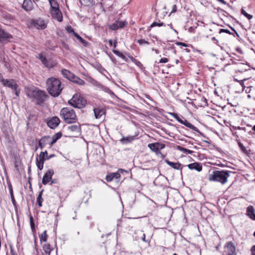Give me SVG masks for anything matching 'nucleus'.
Wrapping results in <instances>:
<instances>
[{
  "label": "nucleus",
  "mask_w": 255,
  "mask_h": 255,
  "mask_svg": "<svg viewBox=\"0 0 255 255\" xmlns=\"http://www.w3.org/2000/svg\"><path fill=\"white\" fill-rule=\"evenodd\" d=\"M148 147L151 151L154 152L156 155H158L159 153H161L160 150L165 147V144L157 142L148 144Z\"/></svg>",
  "instance_id": "0eeeda50"
},
{
  "label": "nucleus",
  "mask_w": 255,
  "mask_h": 255,
  "mask_svg": "<svg viewBox=\"0 0 255 255\" xmlns=\"http://www.w3.org/2000/svg\"><path fill=\"white\" fill-rule=\"evenodd\" d=\"M182 122L180 124L184 125L186 127L190 128V129H192V130L197 131L200 133L201 134V132L199 131L198 128L195 127L194 125H192L190 123H189L188 121H187L186 120H182Z\"/></svg>",
  "instance_id": "a211bd4d"
},
{
  "label": "nucleus",
  "mask_w": 255,
  "mask_h": 255,
  "mask_svg": "<svg viewBox=\"0 0 255 255\" xmlns=\"http://www.w3.org/2000/svg\"><path fill=\"white\" fill-rule=\"evenodd\" d=\"M95 117L96 119H100L105 114V111L103 109L95 108L94 109Z\"/></svg>",
  "instance_id": "412c9836"
},
{
  "label": "nucleus",
  "mask_w": 255,
  "mask_h": 255,
  "mask_svg": "<svg viewBox=\"0 0 255 255\" xmlns=\"http://www.w3.org/2000/svg\"><path fill=\"white\" fill-rule=\"evenodd\" d=\"M50 13L53 19L57 20L58 22L62 21L63 15L59 8L50 9Z\"/></svg>",
  "instance_id": "1a4fd4ad"
},
{
  "label": "nucleus",
  "mask_w": 255,
  "mask_h": 255,
  "mask_svg": "<svg viewBox=\"0 0 255 255\" xmlns=\"http://www.w3.org/2000/svg\"><path fill=\"white\" fill-rule=\"evenodd\" d=\"M89 79H90L89 82L90 83H91L93 85L99 88V87L101 85V84L100 83H99L98 81H97L96 80H94L93 78H90Z\"/></svg>",
  "instance_id": "37998d69"
},
{
  "label": "nucleus",
  "mask_w": 255,
  "mask_h": 255,
  "mask_svg": "<svg viewBox=\"0 0 255 255\" xmlns=\"http://www.w3.org/2000/svg\"><path fill=\"white\" fill-rule=\"evenodd\" d=\"M68 129L72 132H79L81 128L79 126L77 125H72L68 127Z\"/></svg>",
  "instance_id": "c756f323"
},
{
  "label": "nucleus",
  "mask_w": 255,
  "mask_h": 255,
  "mask_svg": "<svg viewBox=\"0 0 255 255\" xmlns=\"http://www.w3.org/2000/svg\"><path fill=\"white\" fill-rule=\"evenodd\" d=\"M48 235L47 234V231L45 230L39 236L40 242H46L48 238Z\"/></svg>",
  "instance_id": "72a5a7b5"
},
{
  "label": "nucleus",
  "mask_w": 255,
  "mask_h": 255,
  "mask_svg": "<svg viewBox=\"0 0 255 255\" xmlns=\"http://www.w3.org/2000/svg\"><path fill=\"white\" fill-rule=\"evenodd\" d=\"M222 32H225L229 34H231V32L229 30L226 29H221L219 31V33H221Z\"/></svg>",
  "instance_id": "13d9d810"
},
{
  "label": "nucleus",
  "mask_w": 255,
  "mask_h": 255,
  "mask_svg": "<svg viewBox=\"0 0 255 255\" xmlns=\"http://www.w3.org/2000/svg\"><path fill=\"white\" fill-rule=\"evenodd\" d=\"M231 64L234 65L233 68L236 72H243L246 71L248 67L247 64L240 62H236L234 59H231L229 63L227 65H229Z\"/></svg>",
  "instance_id": "423d86ee"
},
{
  "label": "nucleus",
  "mask_w": 255,
  "mask_h": 255,
  "mask_svg": "<svg viewBox=\"0 0 255 255\" xmlns=\"http://www.w3.org/2000/svg\"><path fill=\"white\" fill-rule=\"evenodd\" d=\"M176 44L177 45H181L183 47H187L188 45L186 43L181 42H176Z\"/></svg>",
  "instance_id": "680f3d73"
},
{
  "label": "nucleus",
  "mask_w": 255,
  "mask_h": 255,
  "mask_svg": "<svg viewBox=\"0 0 255 255\" xmlns=\"http://www.w3.org/2000/svg\"><path fill=\"white\" fill-rule=\"evenodd\" d=\"M247 214L251 219L255 220V210L252 206H249L247 208Z\"/></svg>",
  "instance_id": "f3484780"
},
{
  "label": "nucleus",
  "mask_w": 255,
  "mask_h": 255,
  "mask_svg": "<svg viewBox=\"0 0 255 255\" xmlns=\"http://www.w3.org/2000/svg\"><path fill=\"white\" fill-rule=\"evenodd\" d=\"M137 42L140 45H143V44H149L148 42L146 41L144 39H138L137 40Z\"/></svg>",
  "instance_id": "49530a36"
},
{
  "label": "nucleus",
  "mask_w": 255,
  "mask_h": 255,
  "mask_svg": "<svg viewBox=\"0 0 255 255\" xmlns=\"http://www.w3.org/2000/svg\"><path fill=\"white\" fill-rule=\"evenodd\" d=\"M62 133L61 132H59L58 133L54 134L52 138V141H50V145H52L53 144L55 143L57 140L61 138L62 136Z\"/></svg>",
  "instance_id": "a878e982"
},
{
  "label": "nucleus",
  "mask_w": 255,
  "mask_h": 255,
  "mask_svg": "<svg viewBox=\"0 0 255 255\" xmlns=\"http://www.w3.org/2000/svg\"><path fill=\"white\" fill-rule=\"evenodd\" d=\"M112 51L115 54L122 58L125 61H128V58L120 51L115 49H113Z\"/></svg>",
  "instance_id": "7c9ffc66"
},
{
  "label": "nucleus",
  "mask_w": 255,
  "mask_h": 255,
  "mask_svg": "<svg viewBox=\"0 0 255 255\" xmlns=\"http://www.w3.org/2000/svg\"><path fill=\"white\" fill-rule=\"evenodd\" d=\"M239 146L243 151L245 152L246 148L242 143L239 142Z\"/></svg>",
  "instance_id": "bf43d9fd"
},
{
  "label": "nucleus",
  "mask_w": 255,
  "mask_h": 255,
  "mask_svg": "<svg viewBox=\"0 0 255 255\" xmlns=\"http://www.w3.org/2000/svg\"><path fill=\"white\" fill-rule=\"evenodd\" d=\"M60 119L57 117H53L47 122V126L52 129L55 128L60 124Z\"/></svg>",
  "instance_id": "9d476101"
},
{
  "label": "nucleus",
  "mask_w": 255,
  "mask_h": 255,
  "mask_svg": "<svg viewBox=\"0 0 255 255\" xmlns=\"http://www.w3.org/2000/svg\"><path fill=\"white\" fill-rule=\"evenodd\" d=\"M171 115L180 123L182 122V119L178 116L177 114L171 113Z\"/></svg>",
  "instance_id": "de8ad7c7"
},
{
  "label": "nucleus",
  "mask_w": 255,
  "mask_h": 255,
  "mask_svg": "<svg viewBox=\"0 0 255 255\" xmlns=\"http://www.w3.org/2000/svg\"><path fill=\"white\" fill-rule=\"evenodd\" d=\"M120 177L121 175L118 172L112 173L106 176V180L107 182H109L112 181L114 178L117 179L119 178Z\"/></svg>",
  "instance_id": "6ab92c4d"
},
{
  "label": "nucleus",
  "mask_w": 255,
  "mask_h": 255,
  "mask_svg": "<svg viewBox=\"0 0 255 255\" xmlns=\"http://www.w3.org/2000/svg\"><path fill=\"white\" fill-rule=\"evenodd\" d=\"M33 3L31 0H24L22 8L26 11H30L32 8Z\"/></svg>",
  "instance_id": "dca6fc26"
},
{
  "label": "nucleus",
  "mask_w": 255,
  "mask_h": 255,
  "mask_svg": "<svg viewBox=\"0 0 255 255\" xmlns=\"http://www.w3.org/2000/svg\"><path fill=\"white\" fill-rule=\"evenodd\" d=\"M212 40L214 41L216 44L218 45V40L215 37L212 38Z\"/></svg>",
  "instance_id": "69168bd1"
},
{
  "label": "nucleus",
  "mask_w": 255,
  "mask_h": 255,
  "mask_svg": "<svg viewBox=\"0 0 255 255\" xmlns=\"http://www.w3.org/2000/svg\"><path fill=\"white\" fill-rule=\"evenodd\" d=\"M39 155L42 156L43 157L47 159V157H48V152L47 150H45V151H41Z\"/></svg>",
  "instance_id": "603ef678"
},
{
  "label": "nucleus",
  "mask_w": 255,
  "mask_h": 255,
  "mask_svg": "<svg viewBox=\"0 0 255 255\" xmlns=\"http://www.w3.org/2000/svg\"><path fill=\"white\" fill-rule=\"evenodd\" d=\"M29 220H30V227H31V230L34 233L35 231V226H34L33 218L31 216H30Z\"/></svg>",
  "instance_id": "ea45409f"
},
{
  "label": "nucleus",
  "mask_w": 255,
  "mask_h": 255,
  "mask_svg": "<svg viewBox=\"0 0 255 255\" xmlns=\"http://www.w3.org/2000/svg\"><path fill=\"white\" fill-rule=\"evenodd\" d=\"M134 139V138L133 136H128L127 137H123V138L121 139L120 141L123 144H127L131 142Z\"/></svg>",
  "instance_id": "bb28decb"
},
{
  "label": "nucleus",
  "mask_w": 255,
  "mask_h": 255,
  "mask_svg": "<svg viewBox=\"0 0 255 255\" xmlns=\"http://www.w3.org/2000/svg\"><path fill=\"white\" fill-rule=\"evenodd\" d=\"M165 162L167 164H168V165H169L170 167L174 168V169L180 170L181 174V175L182 174V170L183 167L184 166V165H182L181 163H180L178 162H173L170 161L168 159H165Z\"/></svg>",
  "instance_id": "f8f14e48"
},
{
  "label": "nucleus",
  "mask_w": 255,
  "mask_h": 255,
  "mask_svg": "<svg viewBox=\"0 0 255 255\" xmlns=\"http://www.w3.org/2000/svg\"><path fill=\"white\" fill-rule=\"evenodd\" d=\"M66 30L68 33H72L74 35V33H76L71 26H67L66 27Z\"/></svg>",
  "instance_id": "8fccbe9b"
},
{
  "label": "nucleus",
  "mask_w": 255,
  "mask_h": 255,
  "mask_svg": "<svg viewBox=\"0 0 255 255\" xmlns=\"http://www.w3.org/2000/svg\"><path fill=\"white\" fill-rule=\"evenodd\" d=\"M233 56H231V59H235V61L236 62H240V60L238 59V58L239 57L238 56L236 55L235 54H233Z\"/></svg>",
  "instance_id": "4d7b16f0"
},
{
  "label": "nucleus",
  "mask_w": 255,
  "mask_h": 255,
  "mask_svg": "<svg viewBox=\"0 0 255 255\" xmlns=\"http://www.w3.org/2000/svg\"><path fill=\"white\" fill-rule=\"evenodd\" d=\"M177 149L185 153H186V154H192L193 153V151L190 150L188 149L184 148L180 146H178L177 147Z\"/></svg>",
  "instance_id": "f704fd0d"
},
{
  "label": "nucleus",
  "mask_w": 255,
  "mask_h": 255,
  "mask_svg": "<svg viewBox=\"0 0 255 255\" xmlns=\"http://www.w3.org/2000/svg\"><path fill=\"white\" fill-rule=\"evenodd\" d=\"M60 117L67 124H72L76 122L77 118L75 111L70 108H62L60 113Z\"/></svg>",
  "instance_id": "7ed1b4c3"
},
{
  "label": "nucleus",
  "mask_w": 255,
  "mask_h": 255,
  "mask_svg": "<svg viewBox=\"0 0 255 255\" xmlns=\"http://www.w3.org/2000/svg\"><path fill=\"white\" fill-rule=\"evenodd\" d=\"M70 81L75 83H76L79 85H84L85 84V82L83 80L80 79L78 77L74 75V74L73 75L72 78H71Z\"/></svg>",
  "instance_id": "5701e85b"
},
{
  "label": "nucleus",
  "mask_w": 255,
  "mask_h": 255,
  "mask_svg": "<svg viewBox=\"0 0 255 255\" xmlns=\"http://www.w3.org/2000/svg\"><path fill=\"white\" fill-rule=\"evenodd\" d=\"M43 139H40L38 143V145L39 147L42 149L45 146L43 143H42V141Z\"/></svg>",
  "instance_id": "052dcab7"
},
{
  "label": "nucleus",
  "mask_w": 255,
  "mask_h": 255,
  "mask_svg": "<svg viewBox=\"0 0 255 255\" xmlns=\"http://www.w3.org/2000/svg\"><path fill=\"white\" fill-rule=\"evenodd\" d=\"M231 171L227 170H215L209 175L208 180L210 181L218 182L225 184L228 182Z\"/></svg>",
  "instance_id": "f03ea898"
},
{
  "label": "nucleus",
  "mask_w": 255,
  "mask_h": 255,
  "mask_svg": "<svg viewBox=\"0 0 255 255\" xmlns=\"http://www.w3.org/2000/svg\"><path fill=\"white\" fill-rule=\"evenodd\" d=\"M99 88L101 89V90L104 91L105 92L109 94L112 98H114L116 97L114 93L108 87L105 86L102 84L100 85L99 87Z\"/></svg>",
  "instance_id": "4be33fe9"
},
{
  "label": "nucleus",
  "mask_w": 255,
  "mask_h": 255,
  "mask_svg": "<svg viewBox=\"0 0 255 255\" xmlns=\"http://www.w3.org/2000/svg\"><path fill=\"white\" fill-rule=\"evenodd\" d=\"M43 249L44 251V253L46 252H52L53 250V248L51 247V246L49 244H45L43 246Z\"/></svg>",
  "instance_id": "4c0bfd02"
},
{
  "label": "nucleus",
  "mask_w": 255,
  "mask_h": 255,
  "mask_svg": "<svg viewBox=\"0 0 255 255\" xmlns=\"http://www.w3.org/2000/svg\"><path fill=\"white\" fill-rule=\"evenodd\" d=\"M2 85L4 86L8 87L12 90H16L18 87L17 84L15 83L14 80H2Z\"/></svg>",
  "instance_id": "9b49d317"
},
{
  "label": "nucleus",
  "mask_w": 255,
  "mask_h": 255,
  "mask_svg": "<svg viewBox=\"0 0 255 255\" xmlns=\"http://www.w3.org/2000/svg\"><path fill=\"white\" fill-rule=\"evenodd\" d=\"M251 94L252 95H255V81H253L252 86H250Z\"/></svg>",
  "instance_id": "c03bdc74"
},
{
  "label": "nucleus",
  "mask_w": 255,
  "mask_h": 255,
  "mask_svg": "<svg viewBox=\"0 0 255 255\" xmlns=\"http://www.w3.org/2000/svg\"><path fill=\"white\" fill-rule=\"evenodd\" d=\"M224 252L227 255H236V247L232 242H227L225 246Z\"/></svg>",
  "instance_id": "6e6552de"
},
{
  "label": "nucleus",
  "mask_w": 255,
  "mask_h": 255,
  "mask_svg": "<svg viewBox=\"0 0 255 255\" xmlns=\"http://www.w3.org/2000/svg\"><path fill=\"white\" fill-rule=\"evenodd\" d=\"M31 94V96L36 100V104L39 105H41L48 98L45 91L37 89L33 90Z\"/></svg>",
  "instance_id": "39448f33"
},
{
  "label": "nucleus",
  "mask_w": 255,
  "mask_h": 255,
  "mask_svg": "<svg viewBox=\"0 0 255 255\" xmlns=\"http://www.w3.org/2000/svg\"><path fill=\"white\" fill-rule=\"evenodd\" d=\"M50 5V9H54V8H59V6L56 0H48Z\"/></svg>",
  "instance_id": "cd10ccee"
},
{
  "label": "nucleus",
  "mask_w": 255,
  "mask_h": 255,
  "mask_svg": "<svg viewBox=\"0 0 255 255\" xmlns=\"http://www.w3.org/2000/svg\"><path fill=\"white\" fill-rule=\"evenodd\" d=\"M241 13L245 16L249 20L253 18V15L248 14L243 8H242L241 10Z\"/></svg>",
  "instance_id": "79ce46f5"
},
{
  "label": "nucleus",
  "mask_w": 255,
  "mask_h": 255,
  "mask_svg": "<svg viewBox=\"0 0 255 255\" xmlns=\"http://www.w3.org/2000/svg\"><path fill=\"white\" fill-rule=\"evenodd\" d=\"M252 255H255V245L253 246L251 249Z\"/></svg>",
  "instance_id": "0e129e2a"
},
{
  "label": "nucleus",
  "mask_w": 255,
  "mask_h": 255,
  "mask_svg": "<svg viewBox=\"0 0 255 255\" xmlns=\"http://www.w3.org/2000/svg\"><path fill=\"white\" fill-rule=\"evenodd\" d=\"M108 42H109L110 46H113L114 48L116 47L117 44V40H114V43H113V41L111 39L109 40Z\"/></svg>",
  "instance_id": "09e8293b"
},
{
  "label": "nucleus",
  "mask_w": 255,
  "mask_h": 255,
  "mask_svg": "<svg viewBox=\"0 0 255 255\" xmlns=\"http://www.w3.org/2000/svg\"><path fill=\"white\" fill-rule=\"evenodd\" d=\"M54 156H55L54 154H50L49 155H48V157H47V159L48 160Z\"/></svg>",
  "instance_id": "774afa93"
},
{
  "label": "nucleus",
  "mask_w": 255,
  "mask_h": 255,
  "mask_svg": "<svg viewBox=\"0 0 255 255\" xmlns=\"http://www.w3.org/2000/svg\"><path fill=\"white\" fill-rule=\"evenodd\" d=\"M42 192H43V190L39 192L38 197L37 198V204H38V205L39 207H41L42 206V201H43V199L42 198Z\"/></svg>",
  "instance_id": "c9c22d12"
},
{
  "label": "nucleus",
  "mask_w": 255,
  "mask_h": 255,
  "mask_svg": "<svg viewBox=\"0 0 255 255\" xmlns=\"http://www.w3.org/2000/svg\"><path fill=\"white\" fill-rule=\"evenodd\" d=\"M10 249L11 255H17L16 252L14 250L12 246H10Z\"/></svg>",
  "instance_id": "5fc2aeb1"
},
{
  "label": "nucleus",
  "mask_w": 255,
  "mask_h": 255,
  "mask_svg": "<svg viewBox=\"0 0 255 255\" xmlns=\"http://www.w3.org/2000/svg\"><path fill=\"white\" fill-rule=\"evenodd\" d=\"M61 73L63 76L68 79V80H70L71 78H72V77L73 75V73H72L71 72H70L69 70L66 69H63L61 70Z\"/></svg>",
  "instance_id": "393cba45"
},
{
  "label": "nucleus",
  "mask_w": 255,
  "mask_h": 255,
  "mask_svg": "<svg viewBox=\"0 0 255 255\" xmlns=\"http://www.w3.org/2000/svg\"><path fill=\"white\" fill-rule=\"evenodd\" d=\"M125 26V22L123 21H116L114 23L110 26L111 29L113 30H117L120 28H122Z\"/></svg>",
  "instance_id": "aec40b11"
},
{
  "label": "nucleus",
  "mask_w": 255,
  "mask_h": 255,
  "mask_svg": "<svg viewBox=\"0 0 255 255\" xmlns=\"http://www.w3.org/2000/svg\"><path fill=\"white\" fill-rule=\"evenodd\" d=\"M188 167L191 170H196L198 172L202 170V165L198 162H194L187 165Z\"/></svg>",
  "instance_id": "2eb2a0df"
},
{
  "label": "nucleus",
  "mask_w": 255,
  "mask_h": 255,
  "mask_svg": "<svg viewBox=\"0 0 255 255\" xmlns=\"http://www.w3.org/2000/svg\"><path fill=\"white\" fill-rule=\"evenodd\" d=\"M240 84L242 85V86L243 87V90H245V91L247 93L251 94L250 86L248 87V83H244V82H242L240 83Z\"/></svg>",
  "instance_id": "2f4dec72"
},
{
  "label": "nucleus",
  "mask_w": 255,
  "mask_h": 255,
  "mask_svg": "<svg viewBox=\"0 0 255 255\" xmlns=\"http://www.w3.org/2000/svg\"><path fill=\"white\" fill-rule=\"evenodd\" d=\"M46 160V158L39 155L36 157V164L39 170H41L43 169L44 163Z\"/></svg>",
  "instance_id": "4468645a"
},
{
  "label": "nucleus",
  "mask_w": 255,
  "mask_h": 255,
  "mask_svg": "<svg viewBox=\"0 0 255 255\" xmlns=\"http://www.w3.org/2000/svg\"><path fill=\"white\" fill-rule=\"evenodd\" d=\"M37 58L39 60L41 61L42 63L44 65L45 67L47 68L51 67V66L49 64V62L48 61L46 58L43 56L41 54H38Z\"/></svg>",
  "instance_id": "b1692460"
},
{
  "label": "nucleus",
  "mask_w": 255,
  "mask_h": 255,
  "mask_svg": "<svg viewBox=\"0 0 255 255\" xmlns=\"http://www.w3.org/2000/svg\"><path fill=\"white\" fill-rule=\"evenodd\" d=\"M168 62V59L167 58H162L160 59L159 62L156 61V63H165Z\"/></svg>",
  "instance_id": "3c124183"
},
{
  "label": "nucleus",
  "mask_w": 255,
  "mask_h": 255,
  "mask_svg": "<svg viewBox=\"0 0 255 255\" xmlns=\"http://www.w3.org/2000/svg\"><path fill=\"white\" fill-rule=\"evenodd\" d=\"M9 190L10 198L11 199L12 203L14 206H15L16 205V201H15L14 197V195L13 194V190H12V186L11 185L9 186Z\"/></svg>",
  "instance_id": "e433bc0d"
},
{
  "label": "nucleus",
  "mask_w": 255,
  "mask_h": 255,
  "mask_svg": "<svg viewBox=\"0 0 255 255\" xmlns=\"http://www.w3.org/2000/svg\"><path fill=\"white\" fill-rule=\"evenodd\" d=\"M232 128L234 129H245V128H241L240 127L233 126Z\"/></svg>",
  "instance_id": "e2e57ef3"
},
{
  "label": "nucleus",
  "mask_w": 255,
  "mask_h": 255,
  "mask_svg": "<svg viewBox=\"0 0 255 255\" xmlns=\"http://www.w3.org/2000/svg\"><path fill=\"white\" fill-rule=\"evenodd\" d=\"M68 103L74 108L82 109L86 106L87 101L79 94L76 93L69 100Z\"/></svg>",
  "instance_id": "20e7f679"
},
{
  "label": "nucleus",
  "mask_w": 255,
  "mask_h": 255,
  "mask_svg": "<svg viewBox=\"0 0 255 255\" xmlns=\"http://www.w3.org/2000/svg\"><path fill=\"white\" fill-rule=\"evenodd\" d=\"M40 24L39 26L41 29H44L46 27V25L44 23L43 21H40Z\"/></svg>",
  "instance_id": "6e6d98bb"
},
{
  "label": "nucleus",
  "mask_w": 255,
  "mask_h": 255,
  "mask_svg": "<svg viewBox=\"0 0 255 255\" xmlns=\"http://www.w3.org/2000/svg\"><path fill=\"white\" fill-rule=\"evenodd\" d=\"M244 82V83H248V87L252 86V83L253 82H252L251 80H249L248 79H244L243 81H241V82Z\"/></svg>",
  "instance_id": "864d4df0"
},
{
  "label": "nucleus",
  "mask_w": 255,
  "mask_h": 255,
  "mask_svg": "<svg viewBox=\"0 0 255 255\" xmlns=\"http://www.w3.org/2000/svg\"><path fill=\"white\" fill-rule=\"evenodd\" d=\"M74 36L85 46H87L88 45V42L86 40L82 38L79 34H78L77 33H74Z\"/></svg>",
  "instance_id": "473e14b6"
},
{
  "label": "nucleus",
  "mask_w": 255,
  "mask_h": 255,
  "mask_svg": "<svg viewBox=\"0 0 255 255\" xmlns=\"http://www.w3.org/2000/svg\"><path fill=\"white\" fill-rule=\"evenodd\" d=\"M80 3L82 5L85 6H92L94 5L95 1L94 0H79Z\"/></svg>",
  "instance_id": "c85d7f7f"
},
{
  "label": "nucleus",
  "mask_w": 255,
  "mask_h": 255,
  "mask_svg": "<svg viewBox=\"0 0 255 255\" xmlns=\"http://www.w3.org/2000/svg\"><path fill=\"white\" fill-rule=\"evenodd\" d=\"M46 87L48 93L53 97H58L63 89L61 81L53 77L47 79Z\"/></svg>",
  "instance_id": "f257e3e1"
},
{
  "label": "nucleus",
  "mask_w": 255,
  "mask_h": 255,
  "mask_svg": "<svg viewBox=\"0 0 255 255\" xmlns=\"http://www.w3.org/2000/svg\"><path fill=\"white\" fill-rule=\"evenodd\" d=\"M201 106L202 107L206 106L208 105L207 100L205 97H202L201 99Z\"/></svg>",
  "instance_id": "a18cd8bd"
},
{
  "label": "nucleus",
  "mask_w": 255,
  "mask_h": 255,
  "mask_svg": "<svg viewBox=\"0 0 255 255\" xmlns=\"http://www.w3.org/2000/svg\"><path fill=\"white\" fill-rule=\"evenodd\" d=\"M176 10H177L176 5H173V8H172V10L171 11V13L175 12L176 11Z\"/></svg>",
  "instance_id": "338daca9"
},
{
  "label": "nucleus",
  "mask_w": 255,
  "mask_h": 255,
  "mask_svg": "<svg viewBox=\"0 0 255 255\" xmlns=\"http://www.w3.org/2000/svg\"><path fill=\"white\" fill-rule=\"evenodd\" d=\"M50 139V137L49 136H44L42 137L40 139H43L42 141V143L45 146L47 144H49L50 143V141H49V139Z\"/></svg>",
  "instance_id": "58836bf2"
},
{
  "label": "nucleus",
  "mask_w": 255,
  "mask_h": 255,
  "mask_svg": "<svg viewBox=\"0 0 255 255\" xmlns=\"http://www.w3.org/2000/svg\"><path fill=\"white\" fill-rule=\"evenodd\" d=\"M165 25L163 22H160L159 21V22H153L150 26V28L153 27L154 26H165Z\"/></svg>",
  "instance_id": "a19ab883"
},
{
  "label": "nucleus",
  "mask_w": 255,
  "mask_h": 255,
  "mask_svg": "<svg viewBox=\"0 0 255 255\" xmlns=\"http://www.w3.org/2000/svg\"><path fill=\"white\" fill-rule=\"evenodd\" d=\"M54 174V171L53 170H48L44 175L42 183L44 185H46L48 182H49L52 178V176Z\"/></svg>",
  "instance_id": "ddd939ff"
}]
</instances>
